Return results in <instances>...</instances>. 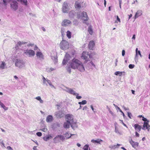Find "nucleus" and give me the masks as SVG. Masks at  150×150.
I'll list each match as a JSON object with an SVG mask.
<instances>
[{"instance_id":"nucleus-1","label":"nucleus","mask_w":150,"mask_h":150,"mask_svg":"<svg viewBox=\"0 0 150 150\" xmlns=\"http://www.w3.org/2000/svg\"><path fill=\"white\" fill-rule=\"evenodd\" d=\"M66 121H69L71 123V127L74 130L77 127L76 122V120L74 119V116L71 114H67L65 116Z\"/></svg>"},{"instance_id":"nucleus-2","label":"nucleus","mask_w":150,"mask_h":150,"mask_svg":"<svg viewBox=\"0 0 150 150\" xmlns=\"http://www.w3.org/2000/svg\"><path fill=\"white\" fill-rule=\"evenodd\" d=\"M60 48L63 50L68 49L69 48L68 42L65 40H62L60 44Z\"/></svg>"},{"instance_id":"nucleus-3","label":"nucleus","mask_w":150,"mask_h":150,"mask_svg":"<svg viewBox=\"0 0 150 150\" xmlns=\"http://www.w3.org/2000/svg\"><path fill=\"white\" fill-rule=\"evenodd\" d=\"M80 61L77 59H73L70 63L71 67L74 69H75L77 68L78 65L80 63Z\"/></svg>"},{"instance_id":"nucleus-4","label":"nucleus","mask_w":150,"mask_h":150,"mask_svg":"<svg viewBox=\"0 0 150 150\" xmlns=\"http://www.w3.org/2000/svg\"><path fill=\"white\" fill-rule=\"evenodd\" d=\"M77 18L78 19H82L84 21H87L88 19L86 12L84 11H83L81 14V13L78 14Z\"/></svg>"},{"instance_id":"nucleus-5","label":"nucleus","mask_w":150,"mask_h":150,"mask_svg":"<svg viewBox=\"0 0 150 150\" xmlns=\"http://www.w3.org/2000/svg\"><path fill=\"white\" fill-rule=\"evenodd\" d=\"M71 7L67 2H64L62 5V11L64 13H67L71 9Z\"/></svg>"},{"instance_id":"nucleus-6","label":"nucleus","mask_w":150,"mask_h":150,"mask_svg":"<svg viewBox=\"0 0 150 150\" xmlns=\"http://www.w3.org/2000/svg\"><path fill=\"white\" fill-rule=\"evenodd\" d=\"M91 57V56L90 53L86 51H84L82 54L81 58L85 60L86 61L89 60L90 59Z\"/></svg>"},{"instance_id":"nucleus-7","label":"nucleus","mask_w":150,"mask_h":150,"mask_svg":"<svg viewBox=\"0 0 150 150\" xmlns=\"http://www.w3.org/2000/svg\"><path fill=\"white\" fill-rule=\"evenodd\" d=\"M10 4V8L12 10L16 11L18 8V3L15 0L11 2Z\"/></svg>"},{"instance_id":"nucleus-8","label":"nucleus","mask_w":150,"mask_h":150,"mask_svg":"<svg viewBox=\"0 0 150 150\" xmlns=\"http://www.w3.org/2000/svg\"><path fill=\"white\" fill-rule=\"evenodd\" d=\"M23 54L29 57H33L35 54L34 51L31 49H27L24 51Z\"/></svg>"},{"instance_id":"nucleus-9","label":"nucleus","mask_w":150,"mask_h":150,"mask_svg":"<svg viewBox=\"0 0 150 150\" xmlns=\"http://www.w3.org/2000/svg\"><path fill=\"white\" fill-rule=\"evenodd\" d=\"M15 66L19 68H21L24 66L25 63L21 59H17L15 62Z\"/></svg>"},{"instance_id":"nucleus-10","label":"nucleus","mask_w":150,"mask_h":150,"mask_svg":"<svg viewBox=\"0 0 150 150\" xmlns=\"http://www.w3.org/2000/svg\"><path fill=\"white\" fill-rule=\"evenodd\" d=\"M51 59L54 61L55 63L57 62V53L55 52L52 51L51 53Z\"/></svg>"},{"instance_id":"nucleus-11","label":"nucleus","mask_w":150,"mask_h":150,"mask_svg":"<svg viewBox=\"0 0 150 150\" xmlns=\"http://www.w3.org/2000/svg\"><path fill=\"white\" fill-rule=\"evenodd\" d=\"M36 55L37 59L41 61L43 60L44 59V56L43 54L41 52H36Z\"/></svg>"},{"instance_id":"nucleus-12","label":"nucleus","mask_w":150,"mask_h":150,"mask_svg":"<svg viewBox=\"0 0 150 150\" xmlns=\"http://www.w3.org/2000/svg\"><path fill=\"white\" fill-rule=\"evenodd\" d=\"M71 22L69 20L65 19L63 21L62 23V25L64 26H67L71 25Z\"/></svg>"},{"instance_id":"nucleus-13","label":"nucleus","mask_w":150,"mask_h":150,"mask_svg":"<svg viewBox=\"0 0 150 150\" xmlns=\"http://www.w3.org/2000/svg\"><path fill=\"white\" fill-rule=\"evenodd\" d=\"M79 63V64H78V66H77L76 69L81 72H83L85 71V69L83 64L81 61Z\"/></svg>"},{"instance_id":"nucleus-14","label":"nucleus","mask_w":150,"mask_h":150,"mask_svg":"<svg viewBox=\"0 0 150 150\" xmlns=\"http://www.w3.org/2000/svg\"><path fill=\"white\" fill-rule=\"evenodd\" d=\"M66 88L65 91L68 93L73 95H75L76 94V93L73 89L67 87H66Z\"/></svg>"},{"instance_id":"nucleus-15","label":"nucleus","mask_w":150,"mask_h":150,"mask_svg":"<svg viewBox=\"0 0 150 150\" xmlns=\"http://www.w3.org/2000/svg\"><path fill=\"white\" fill-rule=\"evenodd\" d=\"M70 57V55L69 54L67 53L66 54L62 62V64L63 65L66 64L67 62L69 60Z\"/></svg>"},{"instance_id":"nucleus-16","label":"nucleus","mask_w":150,"mask_h":150,"mask_svg":"<svg viewBox=\"0 0 150 150\" xmlns=\"http://www.w3.org/2000/svg\"><path fill=\"white\" fill-rule=\"evenodd\" d=\"M129 142L132 146L135 148L138 146L139 143L137 142H135L133 141L132 139L129 140Z\"/></svg>"},{"instance_id":"nucleus-17","label":"nucleus","mask_w":150,"mask_h":150,"mask_svg":"<svg viewBox=\"0 0 150 150\" xmlns=\"http://www.w3.org/2000/svg\"><path fill=\"white\" fill-rule=\"evenodd\" d=\"M27 43V42L23 41H18L17 42V44L16 45L15 48L16 50L18 49V46H21L23 45H24Z\"/></svg>"},{"instance_id":"nucleus-18","label":"nucleus","mask_w":150,"mask_h":150,"mask_svg":"<svg viewBox=\"0 0 150 150\" xmlns=\"http://www.w3.org/2000/svg\"><path fill=\"white\" fill-rule=\"evenodd\" d=\"M71 124L69 121H66V122L64 123L63 127L64 128L68 129L70 127V125L71 126Z\"/></svg>"},{"instance_id":"nucleus-19","label":"nucleus","mask_w":150,"mask_h":150,"mask_svg":"<svg viewBox=\"0 0 150 150\" xmlns=\"http://www.w3.org/2000/svg\"><path fill=\"white\" fill-rule=\"evenodd\" d=\"M142 13V11L141 10H138L136 12L134 16L135 19L138 18L140 16Z\"/></svg>"},{"instance_id":"nucleus-20","label":"nucleus","mask_w":150,"mask_h":150,"mask_svg":"<svg viewBox=\"0 0 150 150\" xmlns=\"http://www.w3.org/2000/svg\"><path fill=\"white\" fill-rule=\"evenodd\" d=\"M144 122L143 125V127L142 128L143 129H149L150 126L149 125L148 122Z\"/></svg>"},{"instance_id":"nucleus-21","label":"nucleus","mask_w":150,"mask_h":150,"mask_svg":"<svg viewBox=\"0 0 150 150\" xmlns=\"http://www.w3.org/2000/svg\"><path fill=\"white\" fill-rule=\"evenodd\" d=\"M94 45V42L93 41H90L88 44L89 49L90 50H93Z\"/></svg>"},{"instance_id":"nucleus-22","label":"nucleus","mask_w":150,"mask_h":150,"mask_svg":"<svg viewBox=\"0 0 150 150\" xmlns=\"http://www.w3.org/2000/svg\"><path fill=\"white\" fill-rule=\"evenodd\" d=\"M134 129L136 131L139 132L141 130V127L140 125L137 124H135L134 125Z\"/></svg>"},{"instance_id":"nucleus-23","label":"nucleus","mask_w":150,"mask_h":150,"mask_svg":"<svg viewBox=\"0 0 150 150\" xmlns=\"http://www.w3.org/2000/svg\"><path fill=\"white\" fill-rule=\"evenodd\" d=\"M6 63L4 61H1L0 62V69H4L6 68Z\"/></svg>"},{"instance_id":"nucleus-24","label":"nucleus","mask_w":150,"mask_h":150,"mask_svg":"<svg viewBox=\"0 0 150 150\" xmlns=\"http://www.w3.org/2000/svg\"><path fill=\"white\" fill-rule=\"evenodd\" d=\"M76 12L74 10L71 11L69 13V15L70 18H72L75 15Z\"/></svg>"},{"instance_id":"nucleus-25","label":"nucleus","mask_w":150,"mask_h":150,"mask_svg":"<svg viewBox=\"0 0 150 150\" xmlns=\"http://www.w3.org/2000/svg\"><path fill=\"white\" fill-rule=\"evenodd\" d=\"M74 135V134H71L69 135V134L68 132H66L65 134H64L63 136H64L65 139H67L69 138L72 135Z\"/></svg>"},{"instance_id":"nucleus-26","label":"nucleus","mask_w":150,"mask_h":150,"mask_svg":"<svg viewBox=\"0 0 150 150\" xmlns=\"http://www.w3.org/2000/svg\"><path fill=\"white\" fill-rule=\"evenodd\" d=\"M91 142L94 143H97L99 144H100L101 143L103 142V141L100 139H98L96 140L93 139L91 140Z\"/></svg>"},{"instance_id":"nucleus-27","label":"nucleus","mask_w":150,"mask_h":150,"mask_svg":"<svg viewBox=\"0 0 150 150\" xmlns=\"http://www.w3.org/2000/svg\"><path fill=\"white\" fill-rule=\"evenodd\" d=\"M53 120V117L51 115H48L46 119V121L47 122H50Z\"/></svg>"},{"instance_id":"nucleus-28","label":"nucleus","mask_w":150,"mask_h":150,"mask_svg":"<svg viewBox=\"0 0 150 150\" xmlns=\"http://www.w3.org/2000/svg\"><path fill=\"white\" fill-rule=\"evenodd\" d=\"M58 138H60V140L62 141H64L65 140V138H64V136L62 135H58L56 137L55 139H58Z\"/></svg>"},{"instance_id":"nucleus-29","label":"nucleus","mask_w":150,"mask_h":150,"mask_svg":"<svg viewBox=\"0 0 150 150\" xmlns=\"http://www.w3.org/2000/svg\"><path fill=\"white\" fill-rule=\"evenodd\" d=\"M52 137L50 135H48L46 136L45 137H43V139L44 140L47 141L49 139L52 138Z\"/></svg>"},{"instance_id":"nucleus-30","label":"nucleus","mask_w":150,"mask_h":150,"mask_svg":"<svg viewBox=\"0 0 150 150\" xmlns=\"http://www.w3.org/2000/svg\"><path fill=\"white\" fill-rule=\"evenodd\" d=\"M125 73L124 72H121L120 71H116L115 73V74L116 75L119 76H122L123 73Z\"/></svg>"},{"instance_id":"nucleus-31","label":"nucleus","mask_w":150,"mask_h":150,"mask_svg":"<svg viewBox=\"0 0 150 150\" xmlns=\"http://www.w3.org/2000/svg\"><path fill=\"white\" fill-rule=\"evenodd\" d=\"M35 99H37V100H38L39 101L40 103L42 104V103H43L44 101L41 99V98L40 96H38L36 97H35Z\"/></svg>"},{"instance_id":"nucleus-32","label":"nucleus","mask_w":150,"mask_h":150,"mask_svg":"<svg viewBox=\"0 0 150 150\" xmlns=\"http://www.w3.org/2000/svg\"><path fill=\"white\" fill-rule=\"evenodd\" d=\"M18 1H20L22 4L25 6L27 5V0H20Z\"/></svg>"},{"instance_id":"nucleus-33","label":"nucleus","mask_w":150,"mask_h":150,"mask_svg":"<svg viewBox=\"0 0 150 150\" xmlns=\"http://www.w3.org/2000/svg\"><path fill=\"white\" fill-rule=\"evenodd\" d=\"M42 80L43 81V84L46 85L47 86H48L47 84V80H48V79H46L45 77L42 76Z\"/></svg>"},{"instance_id":"nucleus-34","label":"nucleus","mask_w":150,"mask_h":150,"mask_svg":"<svg viewBox=\"0 0 150 150\" xmlns=\"http://www.w3.org/2000/svg\"><path fill=\"white\" fill-rule=\"evenodd\" d=\"M75 7L76 8H80L81 7L80 3L77 1L76 2L75 4Z\"/></svg>"},{"instance_id":"nucleus-35","label":"nucleus","mask_w":150,"mask_h":150,"mask_svg":"<svg viewBox=\"0 0 150 150\" xmlns=\"http://www.w3.org/2000/svg\"><path fill=\"white\" fill-rule=\"evenodd\" d=\"M120 145L117 144V145H111L109 146V148L111 149H115L117 146H119Z\"/></svg>"},{"instance_id":"nucleus-36","label":"nucleus","mask_w":150,"mask_h":150,"mask_svg":"<svg viewBox=\"0 0 150 150\" xmlns=\"http://www.w3.org/2000/svg\"><path fill=\"white\" fill-rule=\"evenodd\" d=\"M71 33L69 30L67 31V37L69 39L71 37Z\"/></svg>"},{"instance_id":"nucleus-37","label":"nucleus","mask_w":150,"mask_h":150,"mask_svg":"<svg viewBox=\"0 0 150 150\" xmlns=\"http://www.w3.org/2000/svg\"><path fill=\"white\" fill-rule=\"evenodd\" d=\"M88 31L90 34L91 35H92L93 33V31L91 26H90L88 27Z\"/></svg>"},{"instance_id":"nucleus-38","label":"nucleus","mask_w":150,"mask_h":150,"mask_svg":"<svg viewBox=\"0 0 150 150\" xmlns=\"http://www.w3.org/2000/svg\"><path fill=\"white\" fill-rule=\"evenodd\" d=\"M55 68L51 67L50 68H48L46 70L47 72H50L51 71L55 70Z\"/></svg>"},{"instance_id":"nucleus-39","label":"nucleus","mask_w":150,"mask_h":150,"mask_svg":"<svg viewBox=\"0 0 150 150\" xmlns=\"http://www.w3.org/2000/svg\"><path fill=\"white\" fill-rule=\"evenodd\" d=\"M11 0H3L4 4L5 5H6Z\"/></svg>"},{"instance_id":"nucleus-40","label":"nucleus","mask_w":150,"mask_h":150,"mask_svg":"<svg viewBox=\"0 0 150 150\" xmlns=\"http://www.w3.org/2000/svg\"><path fill=\"white\" fill-rule=\"evenodd\" d=\"M0 145L2 147H5L4 146V143L3 141H1V140L0 141Z\"/></svg>"},{"instance_id":"nucleus-41","label":"nucleus","mask_w":150,"mask_h":150,"mask_svg":"<svg viewBox=\"0 0 150 150\" xmlns=\"http://www.w3.org/2000/svg\"><path fill=\"white\" fill-rule=\"evenodd\" d=\"M79 95L78 93H76V94L74 95L76 96V98L78 99H81L82 98L81 96H79Z\"/></svg>"},{"instance_id":"nucleus-42","label":"nucleus","mask_w":150,"mask_h":150,"mask_svg":"<svg viewBox=\"0 0 150 150\" xmlns=\"http://www.w3.org/2000/svg\"><path fill=\"white\" fill-rule=\"evenodd\" d=\"M89 146L88 144H86L85 145L83 148V149L84 150H88V149Z\"/></svg>"},{"instance_id":"nucleus-43","label":"nucleus","mask_w":150,"mask_h":150,"mask_svg":"<svg viewBox=\"0 0 150 150\" xmlns=\"http://www.w3.org/2000/svg\"><path fill=\"white\" fill-rule=\"evenodd\" d=\"M115 132L116 133H117V134L120 135L121 134V133L120 132L118 129H117V127L116 126H115Z\"/></svg>"},{"instance_id":"nucleus-44","label":"nucleus","mask_w":150,"mask_h":150,"mask_svg":"<svg viewBox=\"0 0 150 150\" xmlns=\"http://www.w3.org/2000/svg\"><path fill=\"white\" fill-rule=\"evenodd\" d=\"M34 45L33 43H29L27 44V46L28 47L30 46L33 47Z\"/></svg>"},{"instance_id":"nucleus-45","label":"nucleus","mask_w":150,"mask_h":150,"mask_svg":"<svg viewBox=\"0 0 150 150\" xmlns=\"http://www.w3.org/2000/svg\"><path fill=\"white\" fill-rule=\"evenodd\" d=\"M107 109L108 110V111H109V112L112 115H113V112L111 111L110 108H109L108 106L107 107Z\"/></svg>"},{"instance_id":"nucleus-46","label":"nucleus","mask_w":150,"mask_h":150,"mask_svg":"<svg viewBox=\"0 0 150 150\" xmlns=\"http://www.w3.org/2000/svg\"><path fill=\"white\" fill-rule=\"evenodd\" d=\"M56 137H54V140L55 142H59L60 140V138H58V139H55Z\"/></svg>"},{"instance_id":"nucleus-47","label":"nucleus","mask_w":150,"mask_h":150,"mask_svg":"<svg viewBox=\"0 0 150 150\" xmlns=\"http://www.w3.org/2000/svg\"><path fill=\"white\" fill-rule=\"evenodd\" d=\"M138 48H137L136 49V55H135V60L136 59V58H137L138 57L137 52H138Z\"/></svg>"},{"instance_id":"nucleus-48","label":"nucleus","mask_w":150,"mask_h":150,"mask_svg":"<svg viewBox=\"0 0 150 150\" xmlns=\"http://www.w3.org/2000/svg\"><path fill=\"white\" fill-rule=\"evenodd\" d=\"M135 66L134 64H130L129 66V67L130 69H133L134 67Z\"/></svg>"},{"instance_id":"nucleus-49","label":"nucleus","mask_w":150,"mask_h":150,"mask_svg":"<svg viewBox=\"0 0 150 150\" xmlns=\"http://www.w3.org/2000/svg\"><path fill=\"white\" fill-rule=\"evenodd\" d=\"M73 23L76 25H78V22L77 20H75L73 21Z\"/></svg>"},{"instance_id":"nucleus-50","label":"nucleus","mask_w":150,"mask_h":150,"mask_svg":"<svg viewBox=\"0 0 150 150\" xmlns=\"http://www.w3.org/2000/svg\"><path fill=\"white\" fill-rule=\"evenodd\" d=\"M128 116L130 119L131 118V117L132 116L131 113L129 112H127Z\"/></svg>"},{"instance_id":"nucleus-51","label":"nucleus","mask_w":150,"mask_h":150,"mask_svg":"<svg viewBox=\"0 0 150 150\" xmlns=\"http://www.w3.org/2000/svg\"><path fill=\"white\" fill-rule=\"evenodd\" d=\"M47 129L46 127H45L44 128H42L41 129V130L42 131L46 132L47 131Z\"/></svg>"},{"instance_id":"nucleus-52","label":"nucleus","mask_w":150,"mask_h":150,"mask_svg":"<svg viewBox=\"0 0 150 150\" xmlns=\"http://www.w3.org/2000/svg\"><path fill=\"white\" fill-rule=\"evenodd\" d=\"M142 120L144 121V122H149V121L147 120V119L144 117H143Z\"/></svg>"},{"instance_id":"nucleus-53","label":"nucleus","mask_w":150,"mask_h":150,"mask_svg":"<svg viewBox=\"0 0 150 150\" xmlns=\"http://www.w3.org/2000/svg\"><path fill=\"white\" fill-rule=\"evenodd\" d=\"M49 85L52 88H54L55 89V87L52 84L51 82L49 84Z\"/></svg>"},{"instance_id":"nucleus-54","label":"nucleus","mask_w":150,"mask_h":150,"mask_svg":"<svg viewBox=\"0 0 150 150\" xmlns=\"http://www.w3.org/2000/svg\"><path fill=\"white\" fill-rule=\"evenodd\" d=\"M36 135L39 137H40L42 136V133L40 132H38L36 133Z\"/></svg>"},{"instance_id":"nucleus-55","label":"nucleus","mask_w":150,"mask_h":150,"mask_svg":"<svg viewBox=\"0 0 150 150\" xmlns=\"http://www.w3.org/2000/svg\"><path fill=\"white\" fill-rule=\"evenodd\" d=\"M82 105H85L87 103V101L86 100H83L81 101Z\"/></svg>"},{"instance_id":"nucleus-56","label":"nucleus","mask_w":150,"mask_h":150,"mask_svg":"<svg viewBox=\"0 0 150 150\" xmlns=\"http://www.w3.org/2000/svg\"><path fill=\"white\" fill-rule=\"evenodd\" d=\"M7 149L8 150H13L12 148L9 146H7Z\"/></svg>"},{"instance_id":"nucleus-57","label":"nucleus","mask_w":150,"mask_h":150,"mask_svg":"<svg viewBox=\"0 0 150 150\" xmlns=\"http://www.w3.org/2000/svg\"><path fill=\"white\" fill-rule=\"evenodd\" d=\"M5 105L4 104L2 103L0 101V106H1V107L2 108V107Z\"/></svg>"},{"instance_id":"nucleus-58","label":"nucleus","mask_w":150,"mask_h":150,"mask_svg":"<svg viewBox=\"0 0 150 150\" xmlns=\"http://www.w3.org/2000/svg\"><path fill=\"white\" fill-rule=\"evenodd\" d=\"M137 54H138V55H139L140 57H142V55L141 54V52L140 51L138 50V52H137Z\"/></svg>"},{"instance_id":"nucleus-59","label":"nucleus","mask_w":150,"mask_h":150,"mask_svg":"<svg viewBox=\"0 0 150 150\" xmlns=\"http://www.w3.org/2000/svg\"><path fill=\"white\" fill-rule=\"evenodd\" d=\"M2 108L5 110H7L8 109V108L6 107L5 105H4Z\"/></svg>"},{"instance_id":"nucleus-60","label":"nucleus","mask_w":150,"mask_h":150,"mask_svg":"<svg viewBox=\"0 0 150 150\" xmlns=\"http://www.w3.org/2000/svg\"><path fill=\"white\" fill-rule=\"evenodd\" d=\"M125 51L124 50H123L122 51V56H124L125 55Z\"/></svg>"},{"instance_id":"nucleus-61","label":"nucleus","mask_w":150,"mask_h":150,"mask_svg":"<svg viewBox=\"0 0 150 150\" xmlns=\"http://www.w3.org/2000/svg\"><path fill=\"white\" fill-rule=\"evenodd\" d=\"M135 136L136 137H139V134H138L137 132H135Z\"/></svg>"},{"instance_id":"nucleus-62","label":"nucleus","mask_w":150,"mask_h":150,"mask_svg":"<svg viewBox=\"0 0 150 150\" xmlns=\"http://www.w3.org/2000/svg\"><path fill=\"white\" fill-rule=\"evenodd\" d=\"M38 48V47L36 45H35V47H34V50H37Z\"/></svg>"},{"instance_id":"nucleus-63","label":"nucleus","mask_w":150,"mask_h":150,"mask_svg":"<svg viewBox=\"0 0 150 150\" xmlns=\"http://www.w3.org/2000/svg\"><path fill=\"white\" fill-rule=\"evenodd\" d=\"M90 64L93 66L94 67H95V66L92 62H91L90 63Z\"/></svg>"},{"instance_id":"nucleus-64","label":"nucleus","mask_w":150,"mask_h":150,"mask_svg":"<svg viewBox=\"0 0 150 150\" xmlns=\"http://www.w3.org/2000/svg\"><path fill=\"white\" fill-rule=\"evenodd\" d=\"M122 108H123L126 110H129V109L128 108H126L124 106H123Z\"/></svg>"}]
</instances>
